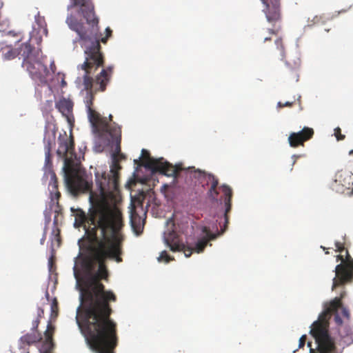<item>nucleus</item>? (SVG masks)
<instances>
[{"instance_id":"1","label":"nucleus","mask_w":353,"mask_h":353,"mask_svg":"<svg viewBox=\"0 0 353 353\" xmlns=\"http://www.w3.org/2000/svg\"><path fill=\"white\" fill-rule=\"evenodd\" d=\"M57 154L64 159L65 181L73 194L90 192L92 208L87 216L79 209L74 214V226H83L92 244L86 248L87 254H79L73 268L74 276L80 291V299L107 292L101 280L108 281L109 271L107 260L123 261L124 235L121 211L118 206L119 194V170L121 166L113 159L109 173H96L98 192L92 191V181L85 173L76 170L67 157L74 154V142L72 134L65 132L58 137Z\"/></svg>"},{"instance_id":"2","label":"nucleus","mask_w":353,"mask_h":353,"mask_svg":"<svg viewBox=\"0 0 353 353\" xmlns=\"http://www.w3.org/2000/svg\"><path fill=\"white\" fill-rule=\"evenodd\" d=\"M83 17L86 21L88 28L79 21L72 14L68 16L66 23L69 28L74 31L78 37L74 40L75 43H79L84 49L85 59L83 63L78 66L79 69L84 70L83 85L87 91L84 102L87 109L88 117L92 126L99 133L108 134L113 142L116 143V150L121 151V128L116 123H108L106 118L101 117L93 108L94 94L98 92H104L106 86L110 82L112 67H108L103 69L97 76L94 81L90 76L99 67L103 66L104 63L103 55L101 52L100 43H105L112 36V31L108 27L105 29V36L103 37L99 31V19L96 16L94 8L92 10L83 12Z\"/></svg>"},{"instance_id":"3","label":"nucleus","mask_w":353,"mask_h":353,"mask_svg":"<svg viewBox=\"0 0 353 353\" xmlns=\"http://www.w3.org/2000/svg\"><path fill=\"white\" fill-rule=\"evenodd\" d=\"M117 300L112 291L80 299L77 323L90 348L98 353H114L118 345L117 325L111 319L110 305Z\"/></svg>"},{"instance_id":"4","label":"nucleus","mask_w":353,"mask_h":353,"mask_svg":"<svg viewBox=\"0 0 353 353\" xmlns=\"http://www.w3.org/2000/svg\"><path fill=\"white\" fill-rule=\"evenodd\" d=\"M345 292L341 293L340 297H336L324 305V310L320 314L319 319L313 323L310 334L315 339L317 345L316 349L311 347V342L307 343L310 347V353H336V345L334 339L328 332V320L332 315H334V321L339 326L338 332L340 341L345 345L353 343V331L350 325H343L341 316L350 318L349 310L345 307L341 302Z\"/></svg>"},{"instance_id":"5","label":"nucleus","mask_w":353,"mask_h":353,"mask_svg":"<svg viewBox=\"0 0 353 353\" xmlns=\"http://www.w3.org/2000/svg\"><path fill=\"white\" fill-rule=\"evenodd\" d=\"M20 56L23 58L22 66L38 85L47 83L49 71L45 65L46 57L39 49H36L28 42L22 43L19 48Z\"/></svg>"},{"instance_id":"6","label":"nucleus","mask_w":353,"mask_h":353,"mask_svg":"<svg viewBox=\"0 0 353 353\" xmlns=\"http://www.w3.org/2000/svg\"><path fill=\"white\" fill-rule=\"evenodd\" d=\"M219 188L221 190L223 194V197L224 199V203L225 206V210L224 214L225 223L223 227L221 228L220 231L217 230L216 232H212L208 226H201L200 228V230L203 236L198 239L194 248V251H195L197 253H201L203 252L205 247L208 245L210 241L216 239L219 236L223 234L227 230L228 224L229 223V216L228 214L231 210V201L233 192L232 188L229 185L225 184L222 185L221 186H220Z\"/></svg>"},{"instance_id":"7","label":"nucleus","mask_w":353,"mask_h":353,"mask_svg":"<svg viewBox=\"0 0 353 353\" xmlns=\"http://www.w3.org/2000/svg\"><path fill=\"white\" fill-rule=\"evenodd\" d=\"M167 228L163 232L164 243L172 252H183L186 257H190L194 248L186 246L180 239V236L176 231V225L172 218L166 222Z\"/></svg>"},{"instance_id":"8","label":"nucleus","mask_w":353,"mask_h":353,"mask_svg":"<svg viewBox=\"0 0 353 353\" xmlns=\"http://www.w3.org/2000/svg\"><path fill=\"white\" fill-rule=\"evenodd\" d=\"M334 272L336 276L333 279L332 290L353 281V259L347 250H345V258L343 263L337 265Z\"/></svg>"},{"instance_id":"9","label":"nucleus","mask_w":353,"mask_h":353,"mask_svg":"<svg viewBox=\"0 0 353 353\" xmlns=\"http://www.w3.org/2000/svg\"><path fill=\"white\" fill-rule=\"evenodd\" d=\"M163 159H148L145 168L152 170L153 172H159L167 176H173L174 179H176L179 176L180 172L185 170L182 163L173 165L168 161H163Z\"/></svg>"},{"instance_id":"10","label":"nucleus","mask_w":353,"mask_h":353,"mask_svg":"<svg viewBox=\"0 0 353 353\" xmlns=\"http://www.w3.org/2000/svg\"><path fill=\"white\" fill-rule=\"evenodd\" d=\"M194 170V177L197 178L201 183L206 181V184H210V188L208 191V196L212 200L216 201L219 195L217 187L219 185V179L212 174L207 173L205 171L197 170H196L194 167H189L186 171L192 172Z\"/></svg>"},{"instance_id":"11","label":"nucleus","mask_w":353,"mask_h":353,"mask_svg":"<svg viewBox=\"0 0 353 353\" xmlns=\"http://www.w3.org/2000/svg\"><path fill=\"white\" fill-rule=\"evenodd\" d=\"M263 3V12L267 21L271 23H275L281 20V0H261Z\"/></svg>"},{"instance_id":"12","label":"nucleus","mask_w":353,"mask_h":353,"mask_svg":"<svg viewBox=\"0 0 353 353\" xmlns=\"http://www.w3.org/2000/svg\"><path fill=\"white\" fill-rule=\"evenodd\" d=\"M314 134L313 128L304 127L301 131L291 132L288 137V143L292 148L304 146L305 142L311 139Z\"/></svg>"},{"instance_id":"13","label":"nucleus","mask_w":353,"mask_h":353,"mask_svg":"<svg viewBox=\"0 0 353 353\" xmlns=\"http://www.w3.org/2000/svg\"><path fill=\"white\" fill-rule=\"evenodd\" d=\"M56 107L66 117L68 123H72L74 121L72 115L73 103L71 100L63 98L56 103Z\"/></svg>"},{"instance_id":"14","label":"nucleus","mask_w":353,"mask_h":353,"mask_svg":"<svg viewBox=\"0 0 353 353\" xmlns=\"http://www.w3.org/2000/svg\"><path fill=\"white\" fill-rule=\"evenodd\" d=\"M49 186L50 188V192L51 201L53 203L56 202L57 205H59V200L61 197V193L58 190V181L54 172L51 174Z\"/></svg>"},{"instance_id":"15","label":"nucleus","mask_w":353,"mask_h":353,"mask_svg":"<svg viewBox=\"0 0 353 353\" xmlns=\"http://www.w3.org/2000/svg\"><path fill=\"white\" fill-rule=\"evenodd\" d=\"M54 326L52 325L51 322H48L47 329L44 332V345L46 347V349L48 351H50L54 347L53 335L54 333Z\"/></svg>"},{"instance_id":"16","label":"nucleus","mask_w":353,"mask_h":353,"mask_svg":"<svg viewBox=\"0 0 353 353\" xmlns=\"http://www.w3.org/2000/svg\"><path fill=\"white\" fill-rule=\"evenodd\" d=\"M2 57L6 61H9L14 59L17 56H20L19 49L16 50L11 46H7L1 48Z\"/></svg>"},{"instance_id":"17","label":"nucleus","mask_w":353,"mask_h":353,"mask_svg":"<svg viewBox=\"0 0 353 353\" xmlns=\"http://www.w3.org/2000/svg\"><path fill=\"white\" fill-rule=\"evenodd\" d=\"M73 4L75 6H80L79 12L83 14V12L92 10L94 8V5L91 0H72Z\"/></svg>"},{"instance_id":"18","label":"nucleus","mask_w":353,"mask_h":353,"mask_svg":"<svg viewBox=\"0 0 353 353\" xmlns=\"http://www.w3.org/2000/svg\"><path fill=\"white\" fill-rule=\"evenodd\" d=\"M41 339L42 338L39 334H36L34 333L26 334L21 338V341L28 345L33 344Z\"/></svg>"},{"instance_id":"19","label":"nucleus","mask_w":353,"mask_h":353,"mask_svg":"<svg viewBox=\"0 0 353 353\" xmlns=\"http://www.w3.org/2000/svg\"><path fill=\"white\" fill-rule=\"evenodd\" d=\"M35 21L38 26L39 32H42L43 34L47 36L48 29L44 17L38 15L35 18Z\"/></svg>"},{"instance_id":"20","label":"nucleus","mask_w":353,"mask_h":353,"mask_svg":"<svg viewBox=\"0 0 353 353\" xmlns=\"http://www.w3.org/2000/svg\"><path fill=\"white\" fill-rule=\"evenodd\" d=\"M275 45L277 50L279 51V58L283 60L285 58V47L281 38H279L275 41Z\"/></svg>"},{"instance_id":"21","label":"nucleus","mask_w":353,"mask_h":353,"mask_svg":"<svg viewBox=\"0 0 353 353\" xmlns=\"http://www.w3.org/2000/svg\"><path fill=\"white\" fill-rule=\"evenodd\" d=\"M174 259L170 256L165 250L162 251L160 253L159 256L158 257V261L159 262L164 261L165 263H169L171 261H173Z\"/></svg>"},{"instance_id":"22","label":"nucleus","mask_w":353,"mask_h":353,"mask_svg":"<svg viewBox=\"0 0 353 353\" xmlns=\"http://www.w3.org/2000/svg\"><path fill=\"white\" fill-rule=\"evenodd\" d=\"M51 144L50 142L48 143L45 146V157L46 163L48 164L51 162Z\"/></svg>"},{"instance_id":"23","label":"nucleus","mask_w":353,"mask_h":353,"mask_svg":"<svg viewBox=\"0 0 353 353\" xmlns=\"http://www.w3.org/2000/svg\"><path fill=\"white\" fill-rule=\"evenodd\" d=\"M287 66H288V63H286ZM290 72V78L295 81H299V74L297 72L296 68H289L288 67Z\"/></svg>"},{"instance_id":"24","label":"nucleus","mask_w":353,"mask_h":353,"mask_svg":"<svg viewBox=\"0 0 353 353\" xmlns=\"http://www.w3.org/2000/svg\"><path fill=\"white\" fill-rule=\"evenodd\" d=\"M141 155H142L143 165L145 168V163H147L148 159H154L150 157L149 152L145 149H143L141 150Z\"/></svg>"},{"instance_id":"25","label":"nucleus","mask_w":353,"mask_h":353,"mask_svg":"<svg viewBox=\"0 0 353 353\" xmlns=\"http://www.w3.org/2000/svg\"><path fill=\"white\" fill-rule=\"evenodd\" d=\"M334 136L336 137L337 141H342L345 138V136L341 134V130L339 127H337L334 129Z\"/></svg>"},{"instance_id":"26","label":"nucleus","mask_w":353,"mask_h":353,"mask_svg":"<svg viewBox=\"0 0 353 353\" xmlns=\"http://www.w3.org/2000/svg\"><path fill=\"white\" fill-rule=\"evenodd\" d=\"M51 310L52 313L57 314L58 312V302L56 299H54L51 305Z\"/></svg>"},{"instance_id":"27","label":"nucleus","mask_w":353,"mask_h":353,"mask_svg":"<svg viewBox=\"0 0 353 353\" xmlns=\"http://www.w3.org/2000/svg\"><path fill=\"white\" fill-rule=\"evenodd\" d=\"M259 38L261 39H262L263 41V42H265L267 41H270L271 40V38L270 37H268V36H266L265 34V32L264 31V30H263L260 33H259Z\"/></svg>"},{"instance_id":"28","label":"nucleus","mask_w":353,"mask_h":353,"mask_svg":"<svg viewBox=\"0 0 353 353\" xmlns=\"http://www.w3.org/2000/svg\"><path fill=\"white\" fill-rule=\"evenodd\" d=\"M335 246L336 248V252H342L345 250L344 245L343 243L336 242Z\"/></svg>"},{"instance_id":"29","label":"nucleus","mask_w":353,"mask_h":353,"mask_svg":"<svg viewBox=\"0 0 353 353\" xmlns=\"http://www.w3.org/2000/svg\"><path fill=\"white\" fill-rule=\"evenodd\" d=\"M294 104V102H285V103H282L281 101H279L277 104L278 107L279 108H284V107H292V105Z\"/></svg>"},{"instance_id":"30","label":"nucleus","mask_w":353,"mask_h":353,"mask_svg":"<svg viewBox=\"0 0 353 353\" xmlns=\"http://www.w3.org/2000/svg\"><path fill=\"white\" fill-rule=\"evenodd\" d=\"M306 339H307V336L306 335H303L300 339H299V348H302L304 347L305 344V341H306Z\"/></svg>"},{"instance_id":"31","label":"nucleus","mask_w":353,"mask_h":353,"mask_svg":"<svg viewBox=\"0 0 353 353\" xmlns=\"http://www.w3.org/2000/svg\"><path fill=\"white\" fill-rule=\"evenodd\" d=\"M39 322H40V321H39V317L37 318V319H36L35 321H33L32 326L34 330L37 329Z\"/></svg>"},{"instance_id":"32","label":"nucleus","mask_w":353,"mask_h":353,"mask_svg":"<svg viewBox=\"0 0 353 353\" xmlns=\"http://www.w3.org/2000/svg\"><path fill=\"white\" fill-rule=\"evenodd\" d=\"M336 261H341V263H343L344 262V257L342 254H339V255H337L336 256Z\"/></svg>"},{"instance_id":"33","label":"nucleus","mask_w":353,"mask_h":353,"mask_svg":"<svg viewBox=\"0 0 353 353\" xmlns=\"http://www.w3.org/2000/svg\"><path fill=\"white\" fill-rule=\"evenodd\" d=\"M268 32L269 34H275L276 35L278 33V30H275L273 29H268Z\"/></svg>"},{"instance_id":"34","label":"nucleus","mask_w":353,"mask_h":353,"mask_svg":"<svg viewBox=\"0 0 353 353\" xmlns=\"http://www.w3.org/2000/svg\"><path fill=\"white\" fill-rule=\"evenodd\" d=\"M135 215H137L136 214V211L134 210H132V212H131L132 222H133V219H134Z\"/></svg>"},{"instance_id":"35","label":"nucleus","mask_w":353,"mask_h":353,"mask_svg":"<svg viewBox=\"0 0 353 353\" xmlns=\"http://www.w3.org/2000/svg\"><path fill=\"white\" fill-rule=\"evenodd\" d=\"M43 313H44L43 310V309L39 308V313H38L39 318L41 315H43Z\"/></svg>"},{"instance_id":"36","label":"nucleus","mask_w":353,"mask_h":353,"mask_svg":"<svg viewBox=\"0 0 353 353\" xmlns=\"http://www.w3.org/2000/svg\"><path fill=\"white\" fill-rule=\"evenodd\" d=\"M8 34H10V35H13V36H16L17 35L16 34H14L13 32H12V31L8 32Z\"/></svg>"},{"instance_id":"37","label":"nucleus","mask_w":353,"mask_h":353,"mask_svg":"<svg viewBox=\"0 0 353 353\" xmlns=\"http://www.w3.org/2000/svg\"><path fill=\"white\" fill-rule=\"evenodd\" d=\"M109 120H110V121H112V114H110V115H109Z\"/></svg>"},{"instance_id":"38","label":"nucleus","mask_w":353,"mask_h":353,"mask_svg":"<svg viewBox=\"0 0 353 353\" xmlns=\"http://www.w3.org/2000/svg\"><path fill=\"white\" fill-rule=\"evenodd\" d=\"M353 154V150H351V151L350 152V154Z\"/></svg>"},{"instance_id":"39","label":"nucleus","mask_w":353,"mask_h":353,"mask_svg":"<svg viewBox=\"0 0 353 353\" xmlns=\"http://www.w3.org/2000/svg\"><path fill=\"white\" fill-rule=\"evenodd\" d=\"M321 248L323 250H325V247H323V246H321Z\"/></svg>"},{"instance_id":"40","label":"nucleus","mask_w":353,"mask_h":353,"mask_svg":"<svg viewBox=\"0 0 353 353\" xmlns=\"http://www.w3.org/2000/svg\"><path fill=\"white\" fill-rule=\"evenodd\" d=\"M32 39V35H30V40H31Z\"/></svg>"},{"instance_id":"41","label":"nucleus","mask_w":353,"mask_h":353,"mask_svg":"<svg viewBox=\"0 0 353 353\" xmlns=\"http://www.w3.org/2000/svg\"><path fill=\"white\" fill-rule=\"evenodd\" d=\"M325 254H329V252H328V251H326V252H325Z\"/></svg>"},{"instance_id":"42","label":"nucleus","mask_w":353,"mask_h":353,"mask_svg":"<svg viewBox=\"0 0 353 353\" xmlns=\"http://www.w3.org/2000/svg\"><path fill=\"white\" fill-rule=\"evenodd\" d=\"M50 351L46 350V352L45 353H49Z\"/></svg>"}]
</instances>
